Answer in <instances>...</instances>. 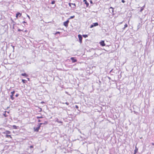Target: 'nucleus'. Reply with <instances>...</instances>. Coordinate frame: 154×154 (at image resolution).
I'll return each mask as SVG.
<instances>
[{
  "label": "nucleus",
  "instance_id": "obj_40",
  "mask_svg": "<svg viewBox=\"0 0 154 154\" xmlns=\"http://www.w3.org/2000/svg\"><path fill=\"white\" fill-rule=\"evenodd\" d=\"M27 16H28V17L29 18H30V17H29V16H28V15H27Z\"/></svg>",
  "mask_w": 154,
  "mask_h": 154
},
{
  "label": "nucleus",
  "instance_id": "obj_21",
  "mask_svg": "<svg viewBox=\"0 0 154 154\" xmlns=\"http://www.w3.org/2000/svg\"><path fill=\"white\" fill-rule=\"evenodd\" d=\"M55 3V1H54V0H53V1L51 2V4H54Z\"/></svg>",
  "mask_w": 154,
  "mask_h": 154
},
{
  "label": "nucleus",
  "instance_id": "obj_30",
  "mask_svg": "<svg viewBox=\"0 0 154 154\" xmlns=\"http://www.w3.org/2000/svg\"><path fill=\"white\" fill-rule=\"evenodd\" d=\"M19 95V94H17L16 95H15V96L16 97H18Z\"/></svg>",
  "mask_w": 154,
  "mask_h": 154
},
{
  "label": "nucleus",
  "instance_id": "obj_20",
  "mask_svg": "<svg viewBox=\"0 0 154 154\" xmlns=\"http://www.w3.org/2000/svg\"><path fill=\"white\" fill-rule=\"evenodd\" d=\"M145 6H144L142 8H141V10L140 11V12H142L143 10L144 7Z\"/></svg>",
  "mask_w": 154,
  "mask_h": 154
},
{
  "label": "nucleus",
  "instance_id": "obj_16",
  "mask_svg": "<svg viewBox=\"0 0 154 154\" xmlns=\"http://www.w3.org/2000/svg\"><path fill=\"white\" fill-rule=\"evenodd\" d=\"M128 27V25L127 24H125V25H124V27L123 28V29H125Z\"/></svg>",
  "mask_w": 154,
  "mask_h": 154
},
{
  "label": "nucleus",
  "instance_id": "obj_15",
  "mask_svg": "<svg viewBox=\"0 0 154 154\" xmlns=\"http://www.w3.org/2000/svg\"><path fill=\"white\" fill-rule=\"evenodd\" d=\"M75 17V16L74 15L73 16H71L68 19V20H70L71 19H72V18H74Z\"/></svg>",
  "mask_w": 154,
  "mask_h": 154
},
{
  "label": "nucleus",
  "instance_id": "obj_22",
  "mask_svg": "<svg viewBox=\"0 0 154 154\" xmlns=\"http://www.w3.org/2000/svg\"><path fill=\"white\" fill-rule=\"evenodd\" d=\"M36 117L37 119L43 118V117L42 116H37Z\"/></svg>",
  "mask_w": 154,
  "mask_h": 154
},
{
  "label": "nucleus",
  "instance_id": "obj_31",
  "mask_svg": "<svg viewBox=\"0 0 154 154\" xmlns=\"http://www.w3.org/2000/svg\"><path fill=\"white\" fill-rule=\"evenodd\" d=\"M65 104H66L67 105H68L69 104V103L67 102H66L65 103Z\"/></svg>",
  "mask_w": 154,
  "mask_h": 154
},
{
  "label": "nucleus",
  "instance_id": "obj_35",
  "mask_svg": "<svg viewBox=\"0 0 154 154\" xmlns=\"http://www.w3.org/2000/svg\"><path fill=\"white\" fill-rule=\"evenodd\" d=\"M90 3L91 4H93V2L91 1V0H90Z\"/></svg>",
  "mask_w": 154,
  "mask_h": 154
},
{
  "label": "nucleus",
  "instance_id": "obj_13",
  "mask_svg": "<svg viewBox=\"0 0 154 154\" xmlns=\"http://www.w3.org/2000/svg\"><path fill=\"white\" fill-rule=\"evenodd\" d=\"M21 75L23 76H25V77H27L28 76V75L25 73H22L21 74Z\"/></svg>",
  "mask_w": 154,
  "mask_h": 154
},
{
  "label": "nucleus",
  "instance_id": "obj_42",
  "mask_svg": "<svg viewBox=\"0 0 154 154\" xmlns=\"http://www.w3.org/2000/svg\"><path fill=\"white\" fill-rule=\"evenodd\" d=\"M12 47H13V48H14V46H12Z\"/></svg>",
  "mask_w": 154,
  "mask_h": 154
},
{
  "label": "nucleus",
  "instance_id": "obj_2",
  "mask_svg": "<svg viewBox=\"0 0 154 154\" xmlns=\"http://www.w3.org/2000/svg\"><path fill=\"white\" fill-rule=\"evenodd\" d=\"M15 91H14L11 92V95H10V98L12 100H13L14 98L13 97L14 94L15 93Z\"/></svg>",
  "mask_w": 154,
  "mask_h": 154
},
{
  "label": "nucleus",
  "instance_id": "obj_43",
  "mask_svg": "<svg viewBox=\"0 0 154 154\" xmlns=\"http://www.w3.org/2000/svg\"><path fill=\"white\" fill-rule=\"evenodd\" d=\"M44 102H42L41 103H44Z\"/></svg>",
  "mask_w": 154,
  "mask_h": 154
},
{
  "label": "nucleus",
  "instance_id": "obj_3",
  "mask_svg": "<svg viewBox=\"0 0 154 154\" xmlns=\"http://www.w3.org/2000/svg\"><path fill=\"white\" fill-rule=\"evenodd\" d=\"M98 25V23H93L90 26V28H92L94 26H96Z\"/></svg>",
  "mask_w": 154,
  "mask_h": 154
},
{
  "label": "nucleus",
  "instance_id": "obj_45",
  "mask_svg": "<svg viewBox=\"0 0 154 154\" xmlns=\"http://www.w3.org/2000/svg\"><path fill=\"white\" fill-rule=\"evenodd\" d=\"M152 145H154V143H152Z\"/></svg>",
  "mask_w": 154,
  "mask_h": 154
},
{
  "label": "nucleus",
  "instance_id": "obj_39",
  "mask_svg": "<svg viewBox=\"0 0 154 154\" xmlns=\"http://www.w3.org/2000/svg\"><path fill=\"white\" fill-rule=\"evenodd\" d=\"M122 22H121L120 23V24H122Z\"/></svg>",
  "mask_w": 154,
  "mask_h": 154
},
{
  "label": "nucleus",
  "instance_id": "obj_41",
  "mask_svg": "<svg viewBox=\"0 0 154 154\" xmlns=\"http://www.w3.org/2000/svg\"><path fill=\"white\" fill-rule=\"evenodd\" d=\"M136 153H136V152H134V154H136Z\"/></svg>",
  "mask_w": 154,
  "mask_h": 154
},
{
  "label": "nucleus",
  "instance_id": "obj_24",
  "mask_svg": "<svg viewBox=\"0 0 154 154\" xmlns=\"http://www.w3.org/2000/svg\"><path fill=\"white\" fill-rule=\"evenodd\" d=\"M57 122L59 123H63V122L61 121H59L58 120H57Z\"/></svg>",
  "mask_w": 154,
  "mask_h": 154
},
{
  "label": "nucleus",
  "instance_id": "obj_4",
  "mask_svg": "<svg viewBox=\"0 0 154 154\" xmlns=\"http://www.w3.org/2000/svg\"><path fill=\"white\" fill-rule=\"evenodd\" d=\"M40 125L38 126L37 125V127L36 128L34 127V131L35 132H38L40 128Z\"/></svg>",
  "mask_w": 154,
  "mask_h": 154
},
{
  "label": "nucleus",
  "instance_id": "obj_9",
  "mask_svg": "<svg viewBox=\"0 0 154 154\" xmlns=\"http://www.w3.org/2000/svg\"><path fill=\"white\" fill-rule=\"evenodd\" d=\"M4 134H9L11 133V131H6L5 132L3 133Z\"/></svg>",
  "mask_w": 154,
  "mask_h": 154
},
{
  "label": "nucleus",
  "instance_id": "obj_27",
  "mask_svg": "<svg viewBox=\"0 0 154 154\" xmlns=\"http://www.w3.org/2000/svg\"><path fill=\"white\" fill-rule=\"evenodd\" d=\"M60 32H57L56 33L54 34V35H56L57 34H60Z\"/></svg>",
  "mask_w": 154,
  "mask_h": 154
},
{
  "label": "nucleus",
  "instance_id": "obj_47",
  "mask_svg": "<svg viewBox=\"0 0 154 154\" xmlns=\"http://www.w3.org/2000/svg\"><path fill=\"white\" fill-rule=\"evenodd\" d=\"M109 79H110V77H109Z\"/></svg>",
  "mask_w": 154,
  "mask_h": 154
},
{
  "label": "nucleus",
  "instance_id": "obj_7",
  "mask_svg": "<svg viewBox=\"0 0 154 154\" xmlns=\"http://www.w3.org/2000/svg\"><path fill=\"white\" fill-rule=\"evenodd\" d=\"M111 9V11H112V13L113 14H114V8H112V7H110V8H109V11L110 12H111V11L110 10V9Z\"/></svg>",
  "mask_w": 154,
  "mask_h": 154
},
{
  "label": "nucleus",
  "instance_id": "obj_28",
  "mask_svg": "<svg viewBox=\"0 0 154 154\" xmlns=\"http://www.w3.org/2000/svg\"><path fill=\"white\" fill-rule=\"evenodd\" d=\"M33 146H29V148L30 149H32V148H33Z\"/></svg>",
  "mask_w": 154,
  "mask_h": 154
},
{
  "label": "nucleus",
  "instance_id": "obj_26",
  "mask_svg": "<svg viewBox=\"0 0 154 154\" xmlns=\"http://www.w3.org/2000/svg\"><path fill=\"white\" fill-rule=\"evenodd\" d=\"M26 81L25 80V79H22V82L23 83H25V82H26Z\"/></svg>",
  "mask_w": 154,
  "mask_h": 154
},
{
  "label": "nucleus",
  "instance_id": "obj_48",
  "mask_svg": "<svg viewBox=\"0 0 154 154\" xmlns=\"http://www.w3.org/2000/svg\"><path fill=\"white\" fill-rule=\"evenodd\" d=\"M4 115H5V116H5V115L4 114Z\"/></svg>",
  "mask_w": 154,
  "mask_h": 154
},
{
  "label": "nucleus",
  "instance_id": "obj_44",
  "mask_svg": "<svg viewBox=\"0 0 154 154\" xmlns=\"http://www.w3.org/2000/svg\"><path fill=\"white\" fill-rule=\"evenodd\" d=\"M140 21H142V19H140Z\"/></svg>",
  "mask_w": 154,
  "mask_h": 154
},
{
  "label": "nucleus",
  "instance_id": "obj_36",
  "mask_svg": "<svg viewBox=\"0 0 154 154\" xmlns=\"http://www.w3.org/2000/svg\"><path fill=\"white\" fill-rule=\"evenodd\" d=\"M38 122H42V121L40 119H39L38 120Z\"/></svg>",
  "mask_w": 154,
  "mask_h": 154
},
{
  "label": "nucleus",
  "instance_id": "obj_37",
  "mask_svg": "<svg viewBox=\"0 0 154 154\" xmlns=\"http://www.w3.org/2000/svg\"><path fill=\"white\" fill-rule=\"evenodd\" d=\"M26 23L25 22V21H24L23 22V23Z\"/></svg>",
  "mask_w": 154,
  "mask_h": 154
},
{
  "label": "nucleus",
  "instance_id": "obj_6",
  "mask_svg": "<svg viewBox=\"0 0 154 154\" xmlns=\"http://www.w3.org/2000/svg\"><path fill=\"white\" fill-rule=\"evenodd\" d=\"M70 59L72 61V63H75L77 61V60L75 57H72Z\"/></svg>",
  "mask_w": 154,
  "mask_h": 154
},
{
  "label": "nucleus",
  "instance_id": "obj_8",
  "mask_svg": "<svg viewBox=\"0 0 154 154\" xmlns=\"http://www.w3.org/2000/svg\"><path fill=\"white\" fill-rule=\"evenodd\" d=\"M101 45L102 46H103L105 45V44L104 43V41H102L100 43Z\"/></svg>",
  "mask_w": 154,
  "mask_h": 154
},
{
  "label": "nucleus",
  "instance_id": "obj_19",
  "mask_svg": "<svg viewBox=\"0 0 154 154\" xmlns=\"http://www.w3.org/2000/svg\"><path fill=\"white\" fill-rule=\"evenodd\" d=\"M140 27V23H139L137 26L138 29H139Z\"/></svg>",
  "mask_w": 154,
  "mask_h": 154
},
{
  "label": "nucleus",
  "instance_id": "obj_34",
  "mask_svg": "<svg viewBox=\"0 0 154 154\" xmlns=\"http://www.w3.org/2000/svg\"><path fill=\"white\" fill-rule=\"evenodd\" d=\"M72 5H74V6H75L76 5L75 3H72L71 4Z\"/></svg>",
  "mask_w": 154,
  "mask_h": 154
},
{
  "label": "nucleus",
  "instance_id": "obj_17",
  "mask_svg": "<svg viewBox=\"0 0 154 154\" xmlns=\"http://www.w3.org/2000/svg\"><path fill=\"white\" fill-rule=\"evenodd\" d=\"M12 127H13V128L14 129H17V126H16L15 125H13Z\"/></svg>",
  "mask_w": 154,
  "mask_h": 154
},
{
  "label": "nucleus",
  "instance_id": "obj_1",
  "mask_svg": "<svg viewBox=\"0 0 154 154\" xmlns=\"http://www.w3.org/2000/svg\"><path fill=\"white\" fill-rule=\"evenodd\" d=\"M78 37L79 38V41L80 43L81 44L82 42V37L81 35L79 34L78 35Z\"/></svg>",
  "mask_w": 154,
  "mask_h": 154
},
{
  "label": "nucleus",
  "instance_id": "obj_11",
  "mask_svg": "<svg viewBox=\"0 0 154 154\" xmlns=\"http://www.w3.org/2000/svg\"><path fill=\"white\" fill-rule=\"evenodd\" d=\"M21 15V14H20L19 12H17L16 14V18H17L18 16H20Z\"/></svg>",
  "mask_w": 154,
  "mask_h": 154
},
{
  "label": "nucleus",
  "instance_id": "obj_32",
  "mask_svg": "<svg viewBox=\"0 0 154 154\" xmlns=\"http://www.w3.org/2000/svg\"><path fill=\"white\" fill-rule=\"evenodd\" d=\"M122 2L123 3H124L125 2V1L124 0H122Z\"/></svg>",
  "mask_w": 154,
  "mask_h": 154
},
{
  "label": "nucleus",
  "instance_id": "obj_46",
  "mask_svg": "<svg viewBox=\"0 0 154 154\" xmlns=\"http://www.w3.org/2000/svg\"><path fill=\"white\" fill-rule=\"evenodd\" d=\"M112 70H111L110 71V72H112Z\"/></svg>",
  "mask_w": 154,
  "mask_h": 154
},
{
  "label": "nucleus",
  "instance_id": "obj_14",
  "mask_svg": "<svg viewBox=\"0 0 154 154\" xmlns=\"http://www.w3.org/2000/svg\"><path fill=\"white\" fill-rule=\"evenodd\" d=\"M6 137L8 138L10 137V138H12V137H11V136L10 135H9L8 134H6Z\"/></svg>",
  "mask_w": 154,
  "mask_h": 154
},
{
  "label": "nucleus",
  "instance_id": "obj_49",
  "mask_svg": "<svg viewBox=\"0 0 154 154\" xmlns=\"http://www.w3.org/2000/svg\"><path fill=\"white\" fill-rule=\"evenodd\" d=\"M2 128H0V130Z\"/></svg>",
  "mask_w": 154,
  "mask_h": 154
},
{
  "label": "nucleus",
  "instance_id": "obj_10",
  "mask_svg": "<svg viewBox=\"0 0 154 154\" xmlns=\"http://www.w3.org/2000/svg\"><path fill=\"white\" fill-rule=\"evenodd\" d=\"M83 2H85V3L86 5V7H88L89 5V3L86 0H84Z\"/></svg>",
  "mask_w": 154,
  "mask_h": 154
},
{
  "label": "nucleus",
  "instance_id": "obj_18",
  "mask_svg": "<svg viewBox=\"0 0 154 154\" xmlns=\"http://www.w3.org/2000/svg\"><path fill=\"white\" fill-rule=\"evenodd\" d=\"M82 36L85 38H86L88 36V35H83Z\"/></svg>",
  "mask_w": 154,
  "mask_h": 154
},
{
  "label": "nucleus",
  "instance_id": "obj_5",
  "mask_svg": "<svg viewBox=\"0 0 154 154\" xmlns=\"http://www.w3.org/2000/svg\"><path fill=\"white\" fill-rule=\"evenodd\" d=\"M69 22V20H67L66 21L64 22L63 23V25L66 27H67L68 26V23Z\"/></svg>",
  "mask_w": 154,
  "mask_h": 154
},
{
  "label": "nucleus",
  "instance_id": "obj_23",
  "mask_svg": "<svg viewBox=\"0 0 154 154\" xmlns=\"http://www.w3.org/2000/svg\"><path fill=\"white\" fill-rule=\"evenodd\" d=\"M42 124H43V123H39L38 124V126L40 125V127H41V125Z\"/></svg>",
  "mask_w": 154,
  "mask_h": 154
},
{
  "label": "nucleus",
  "instance_id": "obj_29",
  "mask_svg": "<svg viewBox=\"0 0 154 154\" xmlns=\"http://www.w3.org/2000/svg\"><path fill=\"white\" fill-rule=\"evenodd\" d=\"M47 123H48L47 122L45 121L44 123H43V124H44V125H46V124H47Z\"/></svg>",
  "mask_w": 154,
  "mask_h": 154
},
{
  "label": "nucleus",
  "instance_id": "obj_25",
  "mask_svg": "<svg viewBox=\"0 0 154 154\" xmlns=\"http://www.w3.org/2000/svg\"><path fill=\"white\" fill-rule=\"evenodd\" d=\"M75 107L76 108V109H78V110H79L78 109H79V106L77 105H75Z\"/></svg>",
  "mask_w": 154,
  "mask_h": 154
},
{
  "label": "nucleus",
  "instance_id": "obj_38",
  "mask_svg": "<svg viewBox=\"0 0 154 154\" xmlns=\"http://www.w3.org/2000/svg\"><path fill=\"white\" fill-rule=\"evenodd\" d=\"M71 3H69V6H71Z\"/></svg>",
  "mask_w": 154,
  "mask_h": 154
},
{
  "label": "nucleus",
  "instance_id": "obj_12",
  "mask_svg": "<svg viewBox=\"0 0 154 154\" xmlns=\"http://www.w3.org/2000/svg\"><path fill=\"white\" fill-rule=\"evenodd\" d=\"M138 150V149L137 148L136 146L135 147V149L134 150V152L137 153Z\"/></svg>",
  "mask_w": 154,
  "mask_h": 154
},
{
  "label": "nucleus",
  "instance_id": "obj_33",
  "mask_svg": "<svg viewBox=\"0 0 154 154\" xmlns=\"http://www.w3.org/2000/svg\"><path fill=\"white\" fill-rule=\"evenodd\" d=\"M18 31H19V32H20V31H22V30L20 29H18Z\"/></svg>",
  "mask_w": 154,
  "mask_h": 154
}]
</instances>
